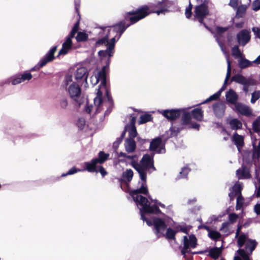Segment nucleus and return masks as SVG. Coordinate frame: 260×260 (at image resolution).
<instances>
[{
  "label": "nucleus",
  "instance_id": "nucleus-1",
  "mask_svg": "<svg viewBox=\"0 0 260 260\" xmlns=\"http://www.w3.org/2000/svg\"><path fill=\"white\" fill-rule=\"evenodd\" d=\"M149 8L148 6H143L136 11L129 12L125 17L126 20L130 21L129 23H126L125 21H121L112 26H106L101 27V28L104 32H123L126 28L131 24H134L140 20L146 17L150 14Z\"/></svg>",
  "mask_w": 260,
  "mask_h": 260
},
{
  "label": "nucleus",
  "instance_id": "nucleus-2",
  "mask_svg": "<svg viewBox=\"0 0 260 260\" xmlns=\"http://www.w3.org/2000/svg\"><path fill=\"white\" fill-rule=\"evenodd\" d=\"M146 182L142 181L141 187L137 189H133L129 191V195L132 197L136 204L138 205L143 206V210L146 212H153V209L155 211H159L158 207L155 205H151L148 199L140 193L143 194L146 196L149 194L148 189L147 186Z\"/></svg>",
  "mask_w": 260,
  "mask_h": 260
},
{
  "label": "nucleus",
  "instance_id": "nucleus-3",
  "mask_svg": "<svg viewBox=\"0 0 260 260\" xmlns=\"http://www.w3.org/2000/svg\"><path fill=\"white\" fill-rule=\"evenodd\" d=\"M154 154L150 155L148 154H144L140 163L133 160L131 161V166L138 172L142 181L147 180V171L151 173L152 171H155L156 168L154 165Z\"/></svg>",
  "mask_w": 260,
  "mask_h": 260
},
{
  "label": "nucleus",
  "instance_id": "nucleus-4",
  "mask_svg": "<svg viewBox=\"0 0 260 260\" xmlns=\"http://www.w3.org/2000/svg\"><path fill=\"white\" fill-rule=\"evenodd\" d=\"M181 111V120L180 122L173 125L172 123L171 126L169 128L170 134L168 138L177 137L180 132L185 129L186 126L188 125L191 121V114L188 112L186 109H180Z\"/></svg>",
  "mask_w": 260,
  "mask_h": 260
},
{
  "label": "nucleus",
  "instance_id": "nucleus-5",
  "mask_svg": "<svg viewBox=\"0 0 260 260\" xmlns=\"http://www.w3.org/2000/svg\"><path fill=\"white\" fill-rule=\"evenodd\" d=\"M68 91L70 98L73 100L76 105L80 107L84 100L81 97L82 90L76 82H73L68 87Z\"/></svg>",
  "mask_w": 260,
  "mask_h": 260
},
{
  "label": "nucleus",
  "instance_id": "nucleus-6",
  "mask_svg": "<svg viewBox=\"0 0 260 260\" xmlns=\"http://www.w3.org/2000/svg\"><path fill=\"white\" fill-rule=\"evenodd\" d=\"M197 244V239L194 235H189L188 238L186 236H184L183 237V247L181 250L183 257L185 258L186 253L191 252V250L189 249V247L194 248L196 247Z\"/></svg>",
  "mask_w": 260,
  "mask_h": 260
},
{
  "label": "nucleus",
  "instance_id": "nucleus-7",
  "mask_svg": "<svg viewBox=\"0 0 260 260\" xmlns=\"http://www.w3.org/2000/svg\"><path fill=\"white\" fill-rule=\"evenodd\" d=\"M209 11L208 7L205 3L197 6L194 11V20L198 21L201 24L203 25L210 30L205 23H203L205 17L208 14Z\"/></svg>",
  "mask_w": 260,
  "mask_h": 260
},
{
  "label": "nucleus",
  "instance_id": "nucleus-8",
  "mask_svg": "<svg viewBox=\"0 0 260 260\" xmlns=\"http://www.w3.org/2000/svg\"><path fill=\"white\" fill-rule=\"evenodd\" d=\"M232 81H235L243 85V90L246 93L248 92V87L250 85L255 84V81L251 78H246L240 74H236L233 76L231 79Z\"/></svg>",
  "mask_w": 260,
  "mask_h": 260
},
{
  "label": "nucleus",
  "instance_id": "nucleus-9",
  "mask_svg": "<svg viewBox=\"0 0 260 260\" xmlns=\"http://www.w3.org/2000/svg\"><path fill=\"white\" fill-rule=\"evenodd\" d=\"M148 7L149 8L150 13H155L159 15L168 11L169 8L168 2L167 0H163L161 2H158L156 4H150Z\"/></svg>",
  "mask_w": 260,
  "mask_h": 260
},
{
  "label": "nucleus",
  "instance_id": "nucleus-10",
  "mask_svg": "<svg viewBox=\"0 0 260 260\" xmlns=\"http://www.w3.org/2000/svg\"><path fill=\"white\" fill-rule=\"evenodd\" d=\"M32 78V75L28 72H25L22 74H18L12 77L10 79L12 85H15L30 80Z\"/></svg>",
  "mask_w": 260,
  "mask_h": 260
},
{
  "label": "nucleus",
  "instance_id": "nucleus-11",
  "mask_svg": "<svg viewBox=\"0 0 260 260\" xmlns=\"http://www.w3.org/2000/svg\"><path fill=\"white\" fill-rule=\"evenodd\" d=\"M160 113L168 120L174 121L180 117L181 111L180 109L163 110Z\"/></svg>",
  "mask_w": 260,
  "mask_h": 260
},
{
  "label": "nucleus",
  "instance_id": "nucleus-12",
  "mask_svg": "<svg viewBox=\"0 0 260 260\" xmlns=\"http://www.w3.org/2000/svg\"><path fill=\"white\" fill-rule=\"evenodd\" d=\"M153 224L155 230V233L157 235L162 234L167 226L166 222L162 219L156 217L153 218Z\"/></svg>",
  "mask_w": 260,
  "mask_h": 260
},
{
  "label": "nucleus",
  "instance_id": "nucleus-13",
  "mask_svg": "<svg viewBox=\"0 0 260 260\" xmlns=\"http://www.w3.org/2000/svg\"><path fill=\"white\" fill-rule=\"evenodd\" d=\"M162 140L160 137L152 139L150 144V150L152 151H156L157 148H159L158 150H157V153H161L162 149H164L165 150V148L162 145Z\"/></svg>",
  "mask_w": 260,
  "mask_h": 260
},
{
  "label": "nucleus",
  "instance_id": "nucleus-14",
  "mask_svg": "<svg viewBox=\"0 0 260 260\" xmlns=\"http://www.w3.org/2000/svg\"><path fill=\"white\" fill-rule=\"evenodd\" d=\"M235 108V110L242 115L249 117L252 114L250 108L241 103L238 102L236 104Z\"/></svg>",
  "mask_w": 260,
  "mask_h": 260
},
{
  "label": "nucleus",
  "instance_id": "nucleus-15",
  "mask_svg": "<svg viewBox=\"0 0 260 260\" xmlns=\"http://www.w3.org/2000/svg\"><path fill=\"white\" fill-rule=\"evenodd\" d=\"M75 34H70V36L67 38L65 42L62 44V48L58 52L59 55L66 54L72 46V38L74 37Z\"/></svg>",
  "mask_w": 260,
  "mask_h": 260
},
{
  "label": "nucleus",
  "instance_id": "nucleus-16",
  "mask_svg": "<svg viewBox=\"0 0 260 260\" xmlns=\"http://www.w3.org/2000/svg\"><path fill=\"white\" fill-rule=\"evenodd\" d=\"M75 79L77 81H79L83 78L84 79L86 82L88 76V72L87 69L84 67L78 68L75 73Z\"/></svg>",
  "mask_w": 260,
  "mask_h": 260
},
{
  "label": "nucleus",
  "instance_id": "nucleus-17",
  "mask_svg": "<svg viewBox=\"0 0 260 260\" xmlns=\"http://www.w3.org/2000/svg\"><path fill=\"white\" fill-rule=\"evenodd\" d=\"M236 174L239 179H249L251 177L250 170L246 166H242L241 169L237 170Z\"/></svg>",
  "mask_w": 260,
  "mask_h": 260
},
{
  "label": "nucleus",
  "instance_id": "nucleus-18",
  "mask_svg": "<svg viewBox=\"0 0 260 260\" xmlns=\"http://www.w3.org/2000/svg\"><path fill=\"white\" fill-rule=\"evenodd\" d=\"M232 140L237 147L238 150L240 151V149L244 145V137L239 135L238 133H235L232 138Z\"/></svg>",
  "mask_w": 260,
  "mask_h": 260
},
{
  "label": "nucleus",
  "instance_id": "nucleus-19",
  "mask_svg": "<svg viewBox=\"0 0 260 260\" xmlns=\"http://www.w3.org/2000/svg\"><path fill=\"white\" fill-rule=\"evenodd\" d=\"M226 100L228 102L233 105H236L238 99V96L236 92L233 89H230L226 92Z\"/></svg>",
  "mask_w": 260,
  "mask_h": 260
},
{
  "label": "nucleus",
  "instance_id": "nucleus-20",
  "mask_svg": "<svg viewBox=\"0 0 260 260\" xmlns=\"http://www.w3.org/2000/svg\"><path fill=\"white\" fill-rule=\"evenodd\" d=\"M213 109L215 114L218 117H221L224 115L225 107L220 103H215L213 106Z\"/></svg>",
  "mask_w": 260,
  "mask_h": 260
},
{
  "label": "nucleus",
  "instance_id": "nucleus-21",
  "mask_svg": "<svg viewBox=\"0 0 260 260\" xmlns=\"http://www.w3.org/2000/svg\"><path fill=\"white\" fill-rule=\"evenodd\" d=\"M191 117L197 121H201L204 118V111L200 107L193 109L190 112Z\"/></svg>",
  "mask_w": 260,
  "mask_h": 260
},
{
  "label": "nucleus",
  "instance_id": "nucleus-22",
  "mask_svg": "<svg viewBox=\"0 0 260 260\" xmlns=\"http://www.w3.org/2000/svg\"><path fill=\"white\" fill-rule=\"evenodd\" d=\"M98 164V163L93 158L90 161L84 162L85 169L84 170L90 173L95 172L97 171Z\"/></svg>",
  "mask_w": 260,
  "mask_h": 260
},
{
  "label": "nucleus",
  "instance_id": "nucleus-23",
  "mask_svg": "<svg viewBox=\"0 0 260 260\" xmlns=\"http://www.w3.org/2000/svg\"><path fill=\"white\" fill-rule=\"evenodd\" d=\"M124 145L126 151L128 153L133 152L136 150V144L134 139H126Z\"/></svg>",
  "mask_w": 260,
  "mask_h": 260
},
{
  "label": "nucleus",
  "instance_id": "nucleus-24",
  "mask_svg": "<svg viewBox=\"0 0 260 260\" xmlns=\"http://www.w3.org/2000/svg\"><path fill=\"white\" fill-rule=\"evenodd\" d=\"M257 244V243L255 240L248 239L246 242L244 250L247 253L249 252V254H251L256 247Z\"/></svg>",
  "mask_w": 260,
  "mask_h": 260
},
{
  "label": "nucleus",
  "instance_id": "nucleus-25",
  "mask_svg": "<svg viewBox=\"0 0 260 260\" xmlns=\"http://www.w3.org/2000/svg\"><path fill=\"white\" fill-rule=\"evenodd\" d=\"M222 249V247H213L209 250L208 255L213 259L216 260L221 254Z\"/></svg>",
  "mask_w": 260,
  "mask_h": 260
},
{
  "label": "nucleus",
  "instance_id": "nucleus-26",
  "mask_svg": "<svg viewBox=\"0 0 260 260\" xmlns=\"http://www.w3.org/2000/svg\"><path fill=\"white\" fill-rule=\"evenodd\" d=\"M134 175V173L132 170L131 169H127L125 171L123 172L122 173V178L118 179L120 183H122L123 182H125V180L127 182H129L131 181L133 179Z\"/></svg>",
  "mask_w": 260,
  "mask_h": 260
},
{
  "label": "nucleus",
  "instance_id": "nucleus-27",
  "mask_svg": "<svg viewBox=\"0 0 260 260\" xmlns=\"http://www.w3.org/2000/svg\"><path fill=\"white\" fill-rule=\"evenodd\" d=\"M248 6L246 5H241L237 7L236 14L235 17L236 18H243L245 14L247 9Z\"/></svg>",
  "mask_w": 260,
  "mask_h": 260
},
{
  "label": "nucleus",
  "instance_id": "nucleus-28",
  "mask_svg": "<svg viewBox=\"0 0 260 260\" xmlns=\"http://www.w3.org/2000/svg\"><path fill=\"white\" fill-rule=\"evenodd\" d=\"M237 40L239 44L244 45L250 39V34H237Z\"/></svg>",
  "mask_w": 260,
  "mask_h": 260
},
{
  "label": "nucleus",
  "instance_id": "nucleus-29",
  "mask_svg": "<svg viewBox=\"0 0 260 260\" xmlns=\"http://www.w3.org/2000/svg\"><path fill=\"white\" fill-rule=\"evenodd\" d=\"M54 59V54L48 51L44 57L41 59V64H40V67L45 66L48 62L53 60Z\"/></svg>",
  "mask_w": 260,
  "mask_h": 260
},
{
  "label": "nucleus",
  "instance_id": "nucleus-30",
  "mask_svg": "<svg viewBox=\"0 0 260 260\" xmlns=\"http://www.w3.org/2000/svg\"><path fill=\"white\" fill-rule=\"evenodd\" d=\"M231 128L233 130H237L241 129L242 127V123L240 120L237 118L232 119L229 122Z\"/></svg>",
  "mask_w": 260,
  "mask_h": 260
},
{
  "label": "nucleus",
  "instance_id": "nucleus-31",
  "mask_svg": "<svg viewBox=\"0 0 260 260\" xmlns=\"http://www.w3.org/2000/svg\"><path fill=\"white\" fill-rule=\"evenodd\" d=\"M109 156V154L108 153H106L101 151L98 153V157L94 159L98 164H102L108 159Z\"/></svg>",
  "mask_w": 260,
  "mask_h": 260
},
{
  "label": "nucleus",
  "instance_id": "nucleus-32",
  "mask_svg": "<svg viewBox=\"0 0 260 260\" xmlns=\"http://www.w3.org/2000/svg\"><path fill=\"white\" fill-rule=\"evenodd\" d=\"M228 62V68H227V73L226 75V77L224 80V84L223 86L221 88V89L219 91H221V92L222 90H224V86H225L226 84L228 81H229L231 74V61L229 59H227Z\"/></svg>",
  "mask_w": 260,
  "mask_h": 260
},
{
  "label": "nucleus",
  "instance_id": "nucleus-33",
  "mask_svg": "<svg viewBox=\"0 0 260 260\" xmlns=\"http://www.w3.org/2000/svg\"><path fill=\"white\" fill-rule=\"evenodd\" d=\"M153 117L151 114H145L141 115L138 123L139 124L145 123L147 122L151 121Z\"/></svg>",
  "mask_w": 260,
  "mask_h": 260
},
{
  "label": "nucleus",
  "instance_id": "nucleus-34",
  "mask_svg": "<svg viewBox=\"0 0 260 260\" xmlns=\"http://www.w3.org/2000/svg\"><path fill=\"white\" fill-rule=\"evenodd\" d=\"M68 106V101L66 98H60L58 101L57 107L61 109H66Z\"/></svg>",
  "mask_w": 260,
  "mask_h": 260
},
{
  "label": "nucleus",
  "instance_id": "nucleus-35",
  "mask_svg": "<svg viewBox=\"0 0 260 260\" xmlns=\"http://www.w3.org/2000/svg\"><path fill=\"white\" fill-rule=\"evenodd\" d=\"M208 236L212 240L216 241L221 237V235L218 231L211 230L208 233Z\"/></svg>",
  "mask_w": 260,
  "mask_h": 260
},
{
  "label": "nucleus",
  "instance_id": "nucleus-36",
  "mask_svg": "<svg viewBox=\"0 0 260 260\" xmlns=\"http://www.w3.org/2000/svg\"><path fill=\"white\" fill-rule=\"evenodd\" d=\"M248 239L247 238V236L246 235L243 234L241 235H239L238 240H237V244L239 247L241 248L246 244V242Z\"/></svg>",
  "mask_w": 260,
  "mask_h": 260
},
{
  "label": "nucleus",
  "instance_id": "nucleus-37",
  "mask_svg": "<svg viewBox=\"0 0 260 260\" xmlns=\"http://www.w3.org/2000/svg\"><path fill=\"white\" fill-rule=\"evenodd\" d=\"M142 208L140 209V213H141V218L143 221H146L148 218L145 216L144 214H159L161 213V211L159 209V211H155V209H153L152 208V210H153V212H146L144 211L143 210V206H141Z\"/></svg>",
  "mask_w": 260,
  "mask_h": 260
},
{
  "label": "nucleus",
  "instance_id": "nucleus-38",
  "mask_svg": "<svg viewBox=\"0 0 260 260\" xmlns=\"http://www.w3.org/2000/svg\"><path fill=\"white\" fill-rule=\"evenodd\" d=\"M177 231L173 230L171 228H169L167 229L166 233V237L168 239L175 240V235Z\"/></svg>",
  "mask_w": 260,
  "mask_h": 260
},
{
  "label": "nucleus",
  "instance_id": "nucleus-39",
  "mask_svg": "<svg viewBox=\"0 0 260 260\" xmlns=\"http://www.w3.org/2000/svg\"><path fill=\"white\" fill-rule=\"evenodd\" d=\"M252 64V62L245 58H242L239 61V66L241 69H245L251 66Z\"/></svg>",
  "mask_w": 260,
  "mask_h": 260
},
{
  "label": "nucleus",
  "instance_id": "nucleus-40",
  "mask_svg": "<svg viewBox=\"0 0 260 260\" xmlns=\"http://www.w3.org/2000/svg\"><path fill=\"white\" fill-rule=\"evenodd\" d=\"M98 54L100 57H106L108 56L109 57H111L113 56V50H109V47H108L107 49L105 50H100L98 52Z\"/></svg>",
  "mask_w": 260,
  "mask_h": 260
},
{
  "label": "nucleus",
  "instance_id": "nucleus-41",
  "mask_svg": "<svg viewBox=\"0 0 260 260\" xmlns=\"http://www.w3.org/2000/svg\"><path fill=\"white\" fill-rule=\"evenodd\" d=\"M108 39H109V36L108 34H107L105 37H103L102 38L99 39L95 43V46H99L100 45L105 44L106 45L108 46Z\"/></svg>",
  "mask_w": 260,
  "mask_h": 260
},
{
  "label": "nucleus",
  "instance_id": "nucleus-42",
  "mask_svg": "<svg viewBox=\"0 0 260 260\" xmlns=\"http://www.w3.org/2000/svg\"><path fill=\"white\" fill-rule=\"evenodd\" d=\"M237 252L243 260H250L249 252L247 253L244 249L240 248L238 250Z\"/></svg>",
  "mask_w": 260,
  "mask_h": 260
},
{
  "label": "nucleus",
  "instance_id": "nucleus-43",
  "mask_svg": "<svg viewBox=\"0 0 260 260\" xmlns=\"http://www.w3.org/2000/svg\"><path fill=\"white\" fill-rule=\"evenodd\" d=\"M242 190V187L240 184H235L232 187V191L235 193L237 196H242L241 191Z\"/></svg>",
  "mask_w": 260,
  "mask_h": 260
},
{
  "label": "nucleus",
  "instance_id": "nucleus-44",
  "mask_svg": "<svg viewBox=\"0 0 260 260\" xmlns=\"http://www.w3.org/2000/svg\"><path fill=\"white\" fill-rule=\"evenodd\" d=\"M221 95V91H218L216 93H214V94L210 96L209 98H208L207 100H206L205 101L201 103L200 104H203L206 103L207 102L216 100L218 99L219 98L220 96Z\"/></svg>",
  "mask_w": 260,
  "mask_h": 260
},
{
  "label": "nucleus",
  "instance_id": "nucleus-45",
  "mask_svg": "<svg viewBox=\"0 0 260 260\" xmlns=\"http://www.w3.org/2000/svg\"><path fill=\"white\" fill-rule=\"evenodd\" d=\"M127 127V126H126ZM128 127V132L129 134V138L134 139L137 136V132L136 129V126H127Z\"/></svg>",
  "mask_w": 260,
  "mask_h": 260
},
{
  "label": "nucleus",
  "instance_id": "nucleus-46",
  "mask_svg": "<svg viewBox=\"0 0 260 260\" xmlns=\"http://www.w3.org/2000/svg\"><path fill=\"white\" fill-rule=\"evenodd\" d=\"M223 34H214V37L216 38V40L222 49L223 48L224 46V41L222 39Z\"/></svg>",
  "mask_w": 260,
  "mask_h": 260
},
{
  "label": "nucleus",
  "instance_id": "nucleus-47",
  "mask_svg": "<svg viewBox=\"0 0 260 260\" xmlns=\"http://www.w3.org/2000/svg\"><path fill=\"white\" fill-rule=\"evenodd\" d=\"M88 34H77L76 39L77 42H85L88 40Z\"/></svg>",
  "mask_w": 260,
  "mask_h": 260
},
{
  "label": "nucleus",
  "instance_id": "nucleus-48",
  "mask_svg": "<svg viewBox=\"0 0 260 260\" xmlns=\"http://www.w3.org/2000/svg\"><path fill=\"white\" fill-rule=\"evenodd\" d=\"M244 198L242 196H238L237 198V202L236 205V210H240L243 205Z\"/></svg>",
  "mask_w": 260,
  "mask_h": 260
},
{
  "label": "nucleus",
  "instance_id": "nucleus-49",
  "mask_svg": "<svg viewBox=\"0 0 260 260\" xmlns=\"http://www.w3.org/2000/svg\"><path fill=\"white\" fill-rule=\"evenodd\" d=\"M252 129L255 133L260 132V120H255L252 123Z\"/></svg>",
  "mask_w": 260,
  "mask_h": 260
},
{
  "label": "nucleus",
  "instance_id": "nucleus-50",
  "mask_svg": "<svg viewBox=\"0 0 260 260\" xmlns=\"http://www.w3.org/2000/svg\"><path fill=\"white\" fill-rule=\"evenodd\" d=\"M260 98V90L254 91L251 95V103L254 104Z\"/></svg>",
  "mask_w": 260,
  "mask_h": 260
},
{
  "label": "nucleus",
  "instance_id": "nucleus-51",
  "mask_svg": "<svg viewBox=\"0 0 260 260\" xmlns=\"http://www.w3.org/2000/svg\"><path fill=\"white\" fill-rule=\"evenodd\" d=\"M260 158V149H258L255 148V147H253V152L252 155V159H257L259 160Z\"/></svg>",
  "mask_w": 260,
  "mask_h": 260
},
{
  "label": "nucleus",
  "instance_id": "nucleus-52",
  "mask_svg": "<svg viewBox=\"0 0 260 260\" xmlns=\"http://www.w3.org/2000/svg\"><path fill=\"white\" fill-rule=\"evenodd\" d=\"M232 53L233 56L236 57H240L241 55V52L239 50V47L237 45L235 46L232 49Z\"/></svg>",
  "mask_w": 260,
  "mask_h": 260
},
{
  "label": "nucleus",
  "instance_id": "nucleus-53",
  "mask_svg": "<svg viewBox=\"0 0 260 260\" xmlns=\"http://www.w3.org/2000/svg\"><path fill=\"white\" fill-rule=\"evenodd\" d=\"M190 171L188 167H183L182 168L181 171L180 172V178H186L187 176Z\"/></svg>",
  "mask_w": 260,
  "mask_h": 260
},
{
  "label": "nucleus",
  "instance_id": "nucleus-54",
  "mask_svg": "<svg viewBox=\"0 0 260 260\" xmlns=\"http://www.w3.org/2000/svg\"><path fill=\"white\" fill-rule=\"evenodd\" d=\"M238 218V216L237 214L235 213H231L229 215V222L230 223H234L236 222L237 219Z\"/></svg>",
  "mask_w": 260,
  "mask_h": 260
},
{
  "label": "nucleus",
  "instance_id": "nucleus-55",
  "mask_svg": "<svg viewBox=\"0 0 260 260\" xmlns=\"http://www.w3.org/2000/svg\"><path fill=\"white\" fill-rule=\"evenodd\" d=\"M252 9L254 11H257L260 10V0H255L252 4Z\"/></svg>",
  "mask_w": 260,
  "mask_h": 260
},
{
  "label": "nucleus",
  "instance_id": "nucleus-56",
  "mask_svg": "<svg viewBox=\"0 0 260 260\" xmlns=\"http://www.w3.org/2000/svg\"><path fill=\"white\" fill-rule=\"evenodd\" d=\"M230 225V222H224L222 223L220 229V231H222L224 233H228L229 232V226Z\"/></svg>",
  "mask_w": 260,
  "mask_h": 260
},
{
  "label": "nucleus",
  "instance_id": "nucleus-57",
  "mask_svg": "<svg viewBox=\"0 0 260 260\" xmlns=\"http://www.w3.org/2000/svg\"><path fill=\"white\" fill-rule=\"evenodd\" d=\"M96 171L95 173L100 172L103 177H105L108 174L105 168L102 166H98Z\"/></svg>",
  "mask_w": 260,
  "mask_h": 260
},
{
  "label": "nucleus",
  "instance_id": "nucleus-58",
  "mask_svg": "<svg viewBox=\"0 0 260 260\" xmlns=\"http://www.w3.org/2000/svg\"><path fill=\"white\" fill-rule=\"evenodd\" d=\"M116 41L115 37H114L110 40V42H108V47H109V50H113Z\"/></svg>",
  "mask_w": 260,
  "mask_h": 260
},
{
  "label": "nucleus",
  "instance_id": "nucleus-59",
  "mask_svg": "<svg viewBox=\"0 0 260 260\" xmlns=\"http://www.w3.org/2000/svg\"><path fill=\"white\" fill-rule=\"evenodd\" d=\"M80 170H77L76 167H74L72 168L67 173L62 174V176H66L67 175H72L74 174L78 171H79Z\"/></svg>",
  "mask_w": 260,
  "mask_h": 260
},
{
  "label": "nucleus",
  "instance_id": "nucleus-60",
  "mask_svg": "<svg viewBox=\"0 0 260 260\" xmlns=\"http://www.w3.org/2000/svg\"><path fill=\"white\" fill-rule=\"evenodd\" d=\"M191 9H192V5L190 3L188 7L186 8L185 10V16L186 18H189L192 14L191 12Z\"/></svg>",
  "mask_w": 260,
  "mask_h": 260
},
{
  "label": "nucleus",
  "instance_id": "nucleus-61",
  "mask_svg": "<svg viewBox=\"0 0 260 260\" xmlns=\"http://www.w3.org/2000/svg\"><path fill=\"white\" fill-rule=\"evenodd\" d=\"M188 125H189L188 126V128H193V129H196L197 130H199L200 127V125L196 122H191V121L190 123Z\"/></svg>",
  "mask_w": 260,
  "mask_h": 260
},
{
  "label": "nucleus",
  "instance_id": "nucleus-62",
  "mask_svg": "<svg viewBox=\"0 0 260 260\" xmlns=\"http://www.w3.org/2000/svg\"><path fill=\"white\" fill-rule=\"evenodd\" d=\"M106 78V73H103V72H99L98 74V77L96 78V82H98L100 79H104V80H105Z\"/></svg>",
  "mask_w": 260,
  "mask_h": 260
},
{
  "label": "nucleus",
  "instance_id": "nucleus-63",
  "mask_svg": "<svg viewBox=\"0 0 260 260\" xmlns=\"http://www.w3.org/2000/svg\"><path fill=\"white\" fill-rule=\"evenodd\" d=\"M103 103L102 97H95L94 99V103L95 105L99 107Z\"/></svg>",
  "mask_w": 260,
  "mask_h": 260
},
{
  "label": "nucleus",
  "instance_id": "nucleus-64",
  "mask_svg": "<svg viewBox=\"0 0 260 260\" xmlns=\"http://www.w3.org/2000/svg\"><path fill=\"white\" fill-rule=\"evenodd\" d=\"M234 9H236L238 7V0H230L229 4Z\"/></svg>",
  "mask_w": 260,
  "mask_h": 260
}]
</instances>
